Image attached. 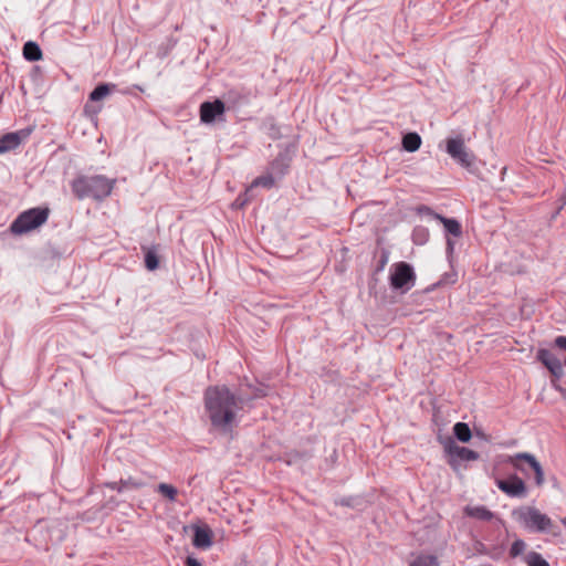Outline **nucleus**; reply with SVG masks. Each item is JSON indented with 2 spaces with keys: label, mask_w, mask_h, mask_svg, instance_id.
I'll list each match as a JSON object with an SVG mask.
<instances>
[{
  "label": "nucleus",
  "mask_w": 566,
  "mask_h": 566,
  "mask_svg": "<svg viewBox=\"0 0 566 566\" xmlns=\"http://www.w3.org/2000/svg\"><path fill=\"white\" fill-rule=\"evenodd\" d=\"M203 403L211 426L222 432H230L238 411L245 405V395H237L226 385L209 386L203 394Z\"/></svg>",
  "instance_id": "nucleus-1"
},
{
  "label": "nucleus",
  "mask_w": 566,
  "mask_h": 566,
  "mask_svg": "<svg viewBox=\"0 0 566 566\" xmlns=\"http://www.w3.org/2000/svg\"><path fill=\"white\" fill-rule=\"evenodd\" d=\"M114 185L115 179H108L102 175L80 176L72 181L71 188L80 200L92 198L101 201L112 193Z\"/></svg>",
  "instance_id": "nucleus-2"
},
{
  "label": "nucleus",
  "mask_w": 566,
  "mask_h": 566,
  "mask_svg": "<svg viewBox=\"0 0 566 566\" xmlns=\"http://www.w3.org/2000/svg\"><path fill=\"white\" fill-rule=\"evenodd\" d=\"M512 517L530 532L559 534L552 518L534 506H520L512 511Z\"/></svg>",
  "instance_id": "nucleus-3"
},
{
  "label": "nucleus",
  "mask_w": 566,
  "mask_h": 566,
  "mask_svg": "<svg viewBox=\"0 0 566 566\" xmlns=\"http://www.w3.org/2000/svg\"><path fill=\"white\" fill-rule=\"evenodd\" d=\"M554 348L556 353L541 348L536 357L556 379H559L564 376L563 367L566 366V336H557Z\"/></svg>",
  "instance_id": "nucleus-4"
},
{
  "label": "nucleus",
  "mask_w": 566,
  "mask_h": 566,
  "mask_svg": "<svg viewBox=\"0 0 566 566\" xmlns=\"http://www.w3.org/2000/svg\"><path fill=\"white\" fill-rule=\"evenodd\" d=\"M50 210L48 208H31L21 212L10 226V231L13 234L28 233L43 223L49 218Z\"/></svg>",
  "instance_id": "nucleus-5"
},
{
  "label": "nucleus",
  "mask_w": 566,
  "mask_h": 566,
  "mask_svg": "<svg viewBox=\"0 0 566 566\" xmlns=\"http://www.w3.org/2000/svg\"><path fill=\"white\" fill-rule=\"evenodd\" d=\"M390 285L395 290L409 291L416 282V273L410 264L400 261L390 266Z\"/></svg>",
  "instance_id": "nucleus-6"
},
{
  "label": "nucleus",
  "mask_w": 566,
  "mask_h": 566,
  "mask_svg": "<svg viewBox=\"0 0 566 566\" xmlns=\"http://www.w3.org/2000/svg\"><path fill=\"white\" fill-rule=\"evenodd\" d=\"M442 444L444 452L449 455L448 463L454 470L458 469L459 461H475L479 459L478 452L458 446L451 437L442 441Z\"/></svg>",
  "instance_id": "nucleus-7"
},
{
  "label": "nucleus",
  "mask_w": 566,
  "mask_h": 566,
  "mask_svg": "<svg viewBox=\"0 0 566 566\" xmlns=\"http://www.w3.org/2000/svg\"><path fill=\"white\" fill-rule=\"evenodd\" d=\"M506 462L521 472H525L523 462L527 463L535 473L536 485L542 486L544 484L545 479L543 468L541 463L536 460V458L531 453L521 452L514 455H509Z\"/></svg>",
  "instance_id": "nucleus-8"
},
{
  "label": "nucleus",
  "mask_w": 566,
  "mask_h": 566,
  "mask_svg": "<svg viewBox=\"0 0 566 566\" xmlns=\"http://www.w3.org/2000/svg\"><path fill=\"white\" fill-rule=\"evenodd\" d=\"M447 153L462 167L470 169L475 163V156L469 151L461 137L447 140Z\"/></svg>",
  "instance_id": "nucleus-9"
},
{
  "label": "nucleus",
  "mask_w": 566,
  "mask_h": 566,
  "mask_svg": "<svg viewBox=\"0 0 566 566\" xmlns=\"http://www.w3.org/2000/svg\"><path fill=\"white\" fill-rule=\"evenodd\" d=\"M496 486L511 497H524L527 493L525 482L516 474L510 475L507 479H497Z\"/></svg>",
  "instance_id": "nucleus-10"
},
{
  "label": "nucleus",
  "mask_w": 566,
  "mask_h": 566,
  "mask_svg": "<svg viewBox=\"0 0 566 566\" xmlns=\"http://www.w3.org/2000/svg\"><path fill=\"white\" fill-rule=\"evenodd\" d=\"M224 111V103L219 98L213 102H203L200 105V120L205 124H210L214 122L218 116L223 115Z\"/></svg>",
  "instance_id": "nucleus-11"
},
{
  "label": "nucleus",
  "mask_w": 566,
  "mask_h": 566,
  "mask_svg": "<svg viewBox=\"0 0 566 566\" xmlns=\"http://www.w3.org/2000/svg\"><path fill=\"white\" fill-rule=\"evenodd\" d=\"M192 545L200 549H208L212 545V532L208 526H196Z\"/></svg>",
  "instance_id": "nucleus-12"
},
{
  "label": "nucleus",
  "mask_w": 566,
  "mask_h": 566,
  "mask_svg": "<svg viewBox=\"0 0 566 566\" xmlns=\"http://www.w3.org/2000/svg\"><path fill=\"white\" fill-rule=\"evenodd\" d=\"M21 144V132L8 133L0 137V154L13 150Z\"/></svg>",
  "instance_id": "nucleus-13"
},
{
  "label": "nucleus",
  "mask_w": 566,
  "mask_h": 566,
  "mask_svg": "<svg viewBox=\"0 0 566 566\" xmlns=\"http://www.w3.org/2000/svg\"><path fill=\"white\" fill-rule=\"evenodd\" d=\"M464 514L469 517L480 521H490L494 517L493 512H491L488 507L483 505H469L464 509Z\"/></svg>",
  "instance_id": "nucleus-14"
},
{
  "label": "nucleus",
  "mask_w": 566,
  "mask_h": 566,
  "mask_svg": "<svg viewBox=\"0 0 566 566\" xmlns=\"http://www.w3.org/2000/svg\"><path fill=\"white\" fill-rule=\"evenodd\" d=\"M115 84L102 83L98 84L90 94L91 102H98L106 97L114 88Z\"/></svg>",
  "instance_id": "nucleus-15"
},
{
  "label": "nucleus",
  "mask_w": 566,
  "mask_h": 566,
  "mask_svg": "<svg viewBox=\"0 0 566 566\" xmlns=\"http://www.w3.org/2000/svg\"><path fill=\"white\" fill-rule=\"evenodd\" d=\"M23 56L30 62H35L42 59V51L35 42L29 41L23 46Z\"/></svg>",
  "instance_id": "nucleus-16"
},
{
  "label": "nucleus",
  "mask_w": 566,
  "mask_h": 566,
  "mask_svg": "<svg viewBox=\"0 0 566 566\" xmlns=\"http://www.w3.org/2000/svg\"><path fill=\"white\" fill-rule=\"evenodd\" d=\"M421 146V137L417 133H408L402 137V147L405 150L413 153Z\"/></svg>",
  "instance_id": "nucleus-17"
},
{
  "label": "nucleus",
  "mask_w": 566,
  "mask_h": 566,
  "mask_svg": "<svg viewBox=\"0 0 566 566\" xmlns=\"http://www.w3.org/2000/svg\"><path fill=\"white\" fill-rule=\"evenodd\" d=\"M436 218L444 226L446 230L454 237L462 234L461 224L454 219H448L440 214H436Z\"/></svg>",
  "instance_id": "nucleus-18"
},
{
  "label": "nucleus",
  "mask_w": 566,
  "mask_h": 566,
  "mask_svg": "<svg viewBox=\"0 0 566 566\" xmlns=\"http://www.w3.org/2000/svg\"><path fill=\"white\" fill-rule=\"evenodd\" d=\"M274 185V178L272 175L260 176L253 180L251 186L245 190V195L253 192L255 187L271 188Z\"/></svg>",
  "instance_id": "nucleus-19"
},
{
  "label": "nucleus",
  "mask_w": 566,
  "mask_h": 566,
  "mask_svg": "<svg viewBox=\"0 0 566 566\" xmlns=\"http://www.w3.org/2000/svg\"><path fill=\"white\" fill-rule=\"evenodd\" d=\"M453 433L461 442H469L472 437L471 429L464 422H457L453 427Z\"/></svg>",
  "instance_id": "nucleus-20"
},
{
  "label": "nucleus",
  "mask_w": 566,
  "mask_h": 566,
  "mask_svg": "<svg viewBox=\"0 0 566 566\" xmlns=\"http://www.w3.org/2000/svg\"><path fill=\"white\" fill-rule=\"evenodd\" d=\"M120 488L117 489L118 492H123L125 490H138L142 489L145 483L142 480H137L135 478H127L119 480Z\"/></svg>",
  "instance_id": "nucleus-21"
},
{
  "label": "nucleus",
  "mask_w": 566,
  "mask_h": 566,
  "mask_svg": "<svg viewBox=\"0 0 566 566\" xmlns=\"http://www.w3.org/2000/svg\"><path fill=\"white\" fill-rule=\"evenodd\" d=\"M527 566H549L548 562L536 552H530L524 557Z\"/></svg>",
  "instance_id": "nucleus-22"
},
{
  "label": "nucleus",
  "mask_w": 566,
  "mask_h": 566,
  "mask_svg": "<svg viewBox=\"0 0 566 566\" xmlns=\"http://www.w3.org/2000/svg\"><path fill=\"white\" fill-rule=\"evenodd\" d=\"M159 265V258L155 249H147L145 253V266L149 271H154Z\"/></svg>",
  "instance_id": "nucleus-23"
},
{
  "label": "nucleus",
  "mask_w": 566,
  "mask_h": 566,
  "mask_svg": "<svg viewBox=\"0 0 566 566\" xmlns=\"http://www.w3.org/2000/svg\"><path fill=\"white\" fill-rule=\"evenodd\" d=\"M176 41L171 38L166 39L163 43H160L157 48V56L159 59L167 57L171 50L175 48Z\"/></svg>",
  "instance_id": "nucleus-24"
},
{
  "label": "nucleus",
  "mask_w": 566,
  "mask_h": 566,
  "mask_svg": "<svg viewBox=\"0 0 566 566\" xmlns=\"http://www.w3.org/2000/svg\"><path fill=\"white\" fill-rule=\"evenodd\" d=\"M158 492L170 501H175L177 496V489L167 483H160L158 485Z\"/></svg>",
  "instance_id": "nucleus-25"
},
{
  "label": "nucleus",
  "mask_w": 566,
  "mask_h": 566,
  "mask_svg": "<svg viewBox=\"0 0 566 566\" xmlns=\"http://www.w3.org/2000/svg\"><path fill=\"white\" fill-rule=\"evenodd\" d=\"M287 168H289V163H285V159L281 156L277 157L276 159H274L271 164L272 171H276L281 176H283L285 174Z\"/></svg>",
  "instance_id": "nucleus-26"
},
{
  "label": "nucleus",
  "mask_w": 566,
  "mask_h": 566,
  "mask_svg": "<svg viewBox=\"0 0 566 566\" xmlns=\"http://www.w3.org/2000/svg\"><path fill=\"white\" fill-rule=\"evenodd\" d=\"M226 98L233 103V104H237L239 103L240 101H244L247 102L249 99V93H245L244 95H242L239 91L237 90H230L228 91V93L226 94Z\"/></svg>",
  "instance_id": "nucleus-27"
},
{
  "label": "nucleus",
  "mask_w": 566,
  "mask_h": 566,
  "mask_svg": "<svg viewBox=\"0 0 566 566\" xmlns=\"http://www.w3.org/2000/svg\"><path fill=\"white\" fill-rule=\"evenodd\" d=\"M526 544L522 539H516L513 542L511 548H510V555L511 557H517L525 551Z\"/></svg>",
  "instance_id": "nucleus-28"
},
{
  "label": "nucleus",
  "mask_w": 566,
  "mask_h": 566,
  "mask_svg": "<svg viewBox=\"0 0 566 566\" xmlns=\"http://www.w3.org/2000/svg\"><path fill=\"white\" fill-rule=\"evenodd\" d=\"M252 197H253L252 192L249 195L244 193L242 196H239L234 201V206L238 208H242L244 205H247L252 199Z\"/></svg>",
  "instance_id": "nucleus-29"
},
{
  "label": "nucleus",
  "mask_w": 566,
  "mask_h": 566,
  "mask_svg": "<svg viewBox=\"0 0 566 566\" xmlns=\"http://www.w3.org/2000/svg\"><path fill=\"white\" fill-rule=\"evenodd\" d=\"M266 396V391L263 388H256L252 396H245V405L252 401L253 399L262 398Z\"/></svg>",
  "instance_id": "nucleus-30"
},
{
  "label": "nucleus",
  "mask_w": 566,
  "mask_h": 566,
  "mask_svg": "<svg viewBox=\"0 0 566 566\" xmlns=\"http://www.w3.org/2000/svg\"><path fill=\"white\" fill-rule=\"evenodd\" d=\"M431 557L420 556L412 560L409 566H430Z\"/></svg>",
  "instance_id": "nucleus-31"
},
{
  "label": "nucleus",
  "mask_w": 566,
  "mask_h": 566,
  "mask_svg": "<svg viewBox=\"0 0 566 566\" xmlns=\"http://www.w3.org/2000/svg\"><path fill=\"white\" fill-rule=\"evenodd\" d=\"M101 107L94 108L91 104L86 103L84 106V112L90 115H95L99 112Z\"/></svg>",
  "instance_id": "nucleus-32"
},
{
  "label": "nucleus",
  "mask_w": 566,
  "mask_h": 566,
  "mask_svg": "<svg viewBox=\"0 0 566 566\" xmlns=\"http://www.w3.org/2000/svg\"><path fill=\"white\" fill-rule=\"evenodd\" d=\"M270 136L273 138V139H277L281 137L280 133H279V128L275 127V125H271L270 127Z\"/></svg>",
  "instance_id": "nucleus-33"
},
{
  "label": "nucleus",
  "mask_w": 566,
  "mask_h": 566,
  "mask_svg": "<svg viewBox=\"0 0 566 566\" xmlns=\"http://www.w3.org/2000/svg\"><path fill=\"white\" fill-rule=\"evenodd\" d=\"M186 566H201V564L196 558L188 556L186 559Z\"/></svg>",
  "instance_id": "nucleus-34"
},
{
  "label": "nucleus",
  "mask_w": 566,
  "mask_h": 566,
  "mask_svg": "<svg viewBox=\"0 0 566 566\" xmlns=\"http://www.w3.org/2000/svg\"><path fill=\"white\" fill-rule=\"evenodd\" d=\"M106 486L112 489V490H116L117 491V489L120 488V484H119V482H108V483H106Z\"/></svg>",
  "instance_id": "nucleus-35"
},
{
  "label": "nucleus",
  "mask_w": 566,
  "mask_h": 566,
  "mask_svg": "<svg viewBox=\"0 0 566 566\" xmlns=\"http://www.w3.org/2000/svg\"><path fill=\"white\" fill-rule=\"evenodd\" d=\"M559 201L562 202L560 208H563L566 205V191L562 195Z\"/></svg>",
  "instance_id": "nucleus-36"
},
{
  "label": "nucleus",
  "mask_w": 566,
  "mask_h": 566,
  "mask_svg": "<svg viewBox=\"0 0 566 566\" xmlns=\"http://www.w3.org/2000/svg\"><path fill=\"white\" fill-rule=\"evenodd\" d=\"M562 523L564 526H566V516L564 518H562Z\"/></svg>",
  "instance_id": "nucleus-37"
}]
</instances>
